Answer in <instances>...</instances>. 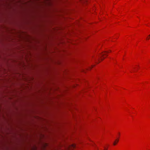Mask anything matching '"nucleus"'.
<instances>
[{
  "label": "nucleus",
  "instance_id": "4",
  "mask_svg": "<svg viewBox=\"0 0 150 150\" xmlns=\"http://www.w3.org/2000/svg\"><path fill=\"white\" fill-rule=\"evenodd\" d=\"M150 35H149V36H148V37H147L146 38V39L147 40H149V38H150Z\"/></svg>",
  "mask_w": 150,
  "mask_h": 150
},
{
  "label": "nucleus",
  "instance_id": "7",
  "mask_svg": "<svg viewBox=\"0 0 150 150\" xmlns=\"http://www.w3.org/2000/svg\"><path fill=\"white\" fill-rule=\"evenodd\" d=\"M120 134V133H119V134H118V135H119Z\"/></svg>",
  "mask_w": 150,
  "mask_h": 150
},
{
  "label": "nucleus",
  "instance_id": "2",
  "mask_svg": "<svg viewBox=\"0 0 150 150\" xmlns=\"http://www.w3.org/2000/svg\"><path fill=\"white\" fill-rule=\"evenodd\" d=\"M118 141H119L118 139H116L115 141L114 142V143H113V144L114 145H115L117 143V142H118Z\"/></svg>",
  "mask_w": 150,
  "mask_h": 150
},
{
  "label": "nucleus",
  "instance_id": "8",
  "mask_svg": "<svg viewBox=\"0 0 150 150\" xmlns=\"http://www.w3.org/2000/svg\"><path fill=\"white\" fill-rule=\"evenodd\" d=\"M120 134V133H119V134H118V135H119Z\"/></svg>",
  "mask_w": 150,
  "mask_h": 150
},
{
  "label": "nucleus",
  "instance_id": "5",
  "mask_svg": "<svg viewBox=\"0 0 150 150\" xmlns=\"http://www.w3.org/2000/svg\"><path fill=\"white\" fill-rule=\"evenodd\" d=\"M104 150H106L107 149V148H106L105 147H104Z\"/></svg>",
  "mask_w": 150,
  "mask_h": 150
},
{
  "label": "nucleus",
  "instance_id": "3",
  "mask_svg": "<svg viewBox=\"0 0 150 150\" xmlns=\"http://www.w3.org/2000/svg\"><path fill=\"white\" fill-rule=\"evenodd\" d=\"M76 147V145L74 144H73L72 145H71V147H72V148H75Z\"/></svg>",
  "mask_w": 150,
  "mask_h": 150
},
{
  "label": "nucleus",
  "instance_id": "1",
  "mask_svg": "<svg viewBox=\"0 0 150 150\" xmlns=\"http://www.w3.org/2000/svg\"><path fill=\"white\" fill-rule=\"evenodd\" d=\"M109 52L108 51H106L105 52L103 53L100 54V59L101 60H102L103 59H104L105 57H104V56L105 55H106V53H108Z\"/></svg>",
  "mask_w": 150,
  "mask_h": 150
},
{
  "label": "nucleus",
  "instance_id": "6",
  "mask_svg": "<svg viewBox=\"0 0 150 150\" xmlns=\"http://www.w3.org/2000/svg\"><path fill=\"white\" fill-rule=\"evenodd\" d=\"M109 52H111V50H109Z\"/></svg>",
  "mask_w": 150,
  "mask_h": 150
}]
</instances>
